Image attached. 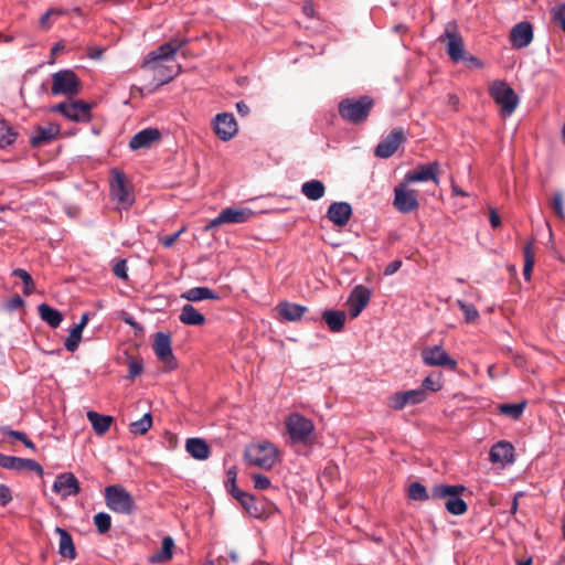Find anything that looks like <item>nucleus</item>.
<instances>
[{"label": "nucleus", "mask_w": 565, "mask_h": 565, "mask_svg": "<svg viewBox=\"0 0 565 565\" xmlns=\"http://www.w3.org/2000/svg\"><path fill=\"white\" fill-rule=\"evenodd\" d=\"M462 491H465V487L460 484H436L431 488V499H446V510L454 515H461L468 510L467 503L459 498Z\"/></svg>", "instance_id": "1"}, {"label": "nucleus", "mask_w": 565, "mask_h": 565, "mask_svg": "<svg viewBox=\"0 0 565 565\" xmlns=\"http://www.w3.org/2000/svg\"><path fill=\"white\" fill-rule=\"evenodd\" d=\"M489 95L500 106V115L510 117L519 105V96L504 81H494L489 86Z\"/></svg>", "instance_id": "2"}, {"label": "nucleus", "mask_w": 565, "mask_h": 565, "mask_svg": "<svg viewBox=\"0 0 565 565\" xmlns=\"http://www.w3.org/2000/svg\"><path fill=\"white\" fill-rule=\"evenodd\" d=\"M105 502L109 510L119 514H131L136 511L134 497L119 484L105 488Z\"/></svg>", "instance_id": "3"}, {"label": "nucleus", "mask_w": 565, "mask_h": 565, "mask_svg": "<svg viewBox=\"0 0 565 565\" xmlns=\"http://www.w3.org/2000/svg\"><path fill=\"white\" fill-rule=\"evenodd\" d=\"M372 106L373 100L369 96L360 99L347 98L339 104V114L343 119L359 124L367 118Z\"/></svg>", "instance_id": "4"}, {"label": "nucleus", "mask_w": 565, "mask_h": 565, "mask_svg": "<svg viewBox=\"0 0 565 565\" xmlns=\"http://www.w3.org/2000/svg\"><path fill=\"white\" fill-rule=\"evenodd\" d=\"M288 435L294 444H308L315 430L311 419L299 413L290 414L286 420Z\"/></svg>", "instance_id": "5"}, {"label": "nucleus", "mask_w": 565, "mask_h": 565, "mask_svg": "<svg viewBox=\"0 0 565 565\" xmlns=\"http://www.w3.org/2000/svg\"><path fill=\"white\" fill-rule=\"evenodd\" d=\"M245 458L253 466L270 469L278 461L277 448L270 443L252 445L245 450Z\"/></svg>", "instance_id": "6"}, {"label": "nucleus", "mask_w": 565, "mask_h": 565, "mask_svg": "<svg viewBox=\"0 0 565 565\" xmlns=\"http://www.w3.org/2000/svg\"><path fill=\"white\" fill-rule=\"evenodd\" d=\"M81 90V81L71 70H63L52 75L51 93L54 96L64 95L73 97Z\"/></svg>", "instance_id": "7"}, {"label": "nucleus", "mask_w": 565, "mask_h": 565, "mask_svg": "<svg viewBox=\"0 0 565 565\" xmlns=\"http://www.w3.org/2000/svg\"><path fill=\"white\" fill-rule=\"evenodd\" d=\"M90 110L92 104L83 100L63 102L51 107V111L61 113L67 119L76 122H88L92 118Z\"/></svg>", "instance_id": "8"}, {"label": "nucleus", "mask_w": 565, "mask_h": 565, "mask_svg": "<svg viewBox=\"0 0 565 565\" xmlns=\"http://www.w3.org/2000/svg\"><path fill=\"white\" fill-rule=\"evenodd\" d=\"M423 363L427 366H441L456 371L457 361L452 359L441 345L427 347L422 350Z\"/></svg>", "instance_id": "9"}, {"label": "nucleus", "mask_w": 565, "mask_h": 565, "mask_svg": "<svg viewBox=\"0 0 565 565\" xmlns=\"http://www.w3.org/2000/svg\"><path fill=\"white\" fill-rule=\"evenodd\" d=\"M408 183L401 182L394 189V207L401 213H411L418 209V192L407 189Z\"/></svg>", "instance_id": "10"}, {"label": "nucleus", "mask_w": 565, "mask_h": 565, "mask_svg": "<svg viewBox=\"0 0 565 565\" xmlns=\"http://www.w3.org/2000/svg\"><path fill=\"white\" fill-rule=\"evenodd\" d=\"M253 216V211L249 209H241V207H227L224 209L215 218L211 220L206 226L205 231H210L216 226L222 224L232 223L239 224L247 222Z\"/></svg>", "instance_id": "11"}, {"label": "nucleus", "mask_w": 565, "mask_h": 565, "mask_svg": "<svg viewBox=\"0 0 565 565\" xmlns=\"http://www.w3.org/2000/svg\"><path fill=\"white\" fill-rule=\"evenodd\" d=\"M113 173L110 194L122 207H129L134 203V195L126 181V177L118 170H114Z\"/></svg>", "instance_id": "12"}, {"label": "nucleus", "mask_w": 565, "mask_h": 565, "mask_svg": "<svg viewBox=\"0 0 565 565\" xmlns=\"http://www.w3.org/2000/svg\"><path fill=\"white\" fill-rule=\"evenodd\" d=\"M372 297V290L364 285H356L350 292L347 306L349 315L352 319L360 316L364 308L367 307Z\"/></svg>", "instance_id": "13"}, {"label": "nucleus", "mask_w": 565, "mask_h": 565, "mask_svg": "<svg viewBox=\"0 0 565 565\" xmlns=\"http://www.w3.org/2000/svg\"><path fill=\"white\" fill-rule=\"evenodd\" d=\"M213 129L222 141H228L236 136L238 126L233 114L220 113L213 119Z\"/></svg>", "instance_id": "14"}, {"label": "nucleus", "mask_w": 565, "mask_h": 565, "mask_svg": "<svg viewBox=\"0 0 565 565\" xmlns=\"http://www.w3.org/2000/svg\"><path fill=\"white\" fill-rule=\"evenodd\" d=\"M427 398L425 390L416 388L406 392H397L393 394L387 402L390 408L401 411L407 405H416L423 403Z\"/></svg>", "instance_id": "15"}, {"label": "nucleus", "mask_w": 565, "mask_h": 565, "mask_svg": "<svg viewBox=\"0 0 565 565\" xmlns=\"http://www.w3.org/2000/svg\"><path fill=\"white\" fill-rule=\"evenodd\" d=\"M439 163L430 162L428 164L417 166L414 170L408 171L404 175V183H416V182H425L433 181L435 184L439 183L438 177Z\"/></svg>", "instance_id": "16"}, {"label": "nucleus", "mask_w": 565, "mask_h": 565, "mask_svg": "<svg viewBox=\"0 0 565 565\" xmlns=\"http://www.w3.org/2000/svg\"><path fill=\"white\" fill-rule=\"evenodd\" d=\"M403 129H393L376 147L374 154L382 159L392 157L398 147L405 141Z\"/></svg>", "instance_id": "17"}, {"label": "nucleus", "mask_w": 565, "mask_h": 565, "mask_svg": "<svg viewBox=\"0 0 565 565\" xmlns=\"http://www.w3.org/2000/svg\"><path fill=\"white\" fill-rule=\"evenodd\" d=\"M153 351L157 358L169 369L177 367V361L172 352L171 337L164 332H158L153 341Z\"/></svg>", "instance_id": "18"}, {"label": "nucleus", "mask_w": 565, "mask_h": 565, "mask_svg": "<svg viewBox=\"0 0 565 565\" xmlns=\"http://www.w3.org/2000/svg\"><path fill=\"white\" fill-rule=\"evenodd\" d=\"M443 39L447 41V54L454 62L466 60V51L462 36L457 33L456 26L446 28Z\"/></svg>", "instance_id": "19"}, {"label": "nucleus", "mask_w": 565, "mask_h": 565, "mask_svg": "<svg viewBox=\"0 0 565 565\" xmlns=\"http://www.w3.org/2000/svg\"><path fill=\"white\" fill-rule=\"evenodd\" d=\"M52 490L65 499L77 495L81 492V487L74 473L63 472L56 477Z\"/></svg>", "instance_id": "20"}, {"label": "nucleus", "mask_w": 565, "mask_h": 565, "mask_svg": "<svg viewBox=\"0 0 565 565\" xmlns=\"http://www.w3.org/2000/svg\"><path fill=\"white\" fill-rule=\"evenodd\" d=\"M61 131V127L54 122L38 126L30 136V143L33 147H42L54 140Z\"/></svg>", "instance_id": "21"}, {"label": "nucleus", "mask_w": 565, "mask_h": 565, "mask_svg": "<svg viewBox=\"0 0 565 565\" xmlns=\"http://www.w3.org/2000/svg\"><path fill=\"white\" fill-rule=\"evenodd\" d=\"M533 40V28L530 22L516 23L510 32V42L515 49H523L530 45Z\"/></svg>", "instance_id": "22"}, {"label": "nucleus", "mask_w": 565, "mask_h": 565, "mask_svg": "<svg viewBox=\"0 0 565 565\" xmlns=\"http://www.w3.org/2000/svg\"><path fill=\"white\" fill-rule=\"evenodd\" d=\"M352 216V206L348 202H333L327 211V217L339 227L345 226Z\"/></svg>", "instance_id": "23"}, {"label": "nucleus", "mask_w": 565, "mask_h": 565, "mask_svg": "<svg viewBox=\"0 0 565 565\" xmlns=\"http://www.w3.org/2000/svg\"><path fill=\"white\" fill-rule=\"evenodd\" d=\"M489 459L492 463H512L514 461V447L509 441H499L491 447Z\"/></svg>", "instance_id": "24"}, {"label": "nucleus", "mask_w": 565, "mask_h": 565, "mask_svg": "<svg viewBox=\"0 0 565 565\" xmlns=\"http://www.w3.org/2000/svg\"><path fill=\"white\" fill-rule=\"evenodd\" d=\"M153 72L152 79L154 82V86L151 89H148L149 93L159 88L162 85L170 83L175 76H178L181 72L180 65L174 66H164L157 65V68H149Z\"/></svg>", "instance_id": "25"}, {"label": "nucleus", "mask_w": 565, "mask_h": 565, "mask_svg": "<svg viewBox=\"0 0 565 565\" xmlns=\"http://www.w3.org/2000/svg\"><path fill=\"white\" fill-rule=\"evenodd\" d=\"M174 57L173 49L167 43L160 45L157 50H153L147 54L143 60V68H157V65H163V61H169Z\"/></svg>", "instance_id": "26"}, {"label": "nucleus", "mask_w": 565, "mask_h": 565, "mask_svg": "<svg viewBox=\"0 0 565 565\" xmlns=\"http://www.w3.org/2000/svg\"><path fill=\"white\" fill-rule=\"evenodd\" d=\"M239 497L238 502L250 516L259 519L266 514V503L263 500H258L247 492L239 493Z\"/></svg>", "instance_id": "27"}, {"label": "nucleus", "mask_w": 565, "mask_h": 565, "mask_svg": "<svg viewBox=\"0 0 565 565\" xmlns=\"http://www.w3.org/2000/svg\"><path fill=\"white\" fill-rule=\"evenodd\" d=\"M161 137L160 131L157 128H147L137 132L129 141V147L134 150L147 148L153 141L159 140Z\"/></svg>", "instance_id": "28"}, {"label": "nucleus", "mask_w": 565, "mask_h": 565, "mask_svg": "<svg viewBox=\"0 0 565 565\" xmlns=\"http://www.w3.org/2000/svg\"><path fill=\"white\" fill-rule=\"evenodd\" d=\"M185 450L195 460H206L211 455V449L207 443L198 437L186 439Z\"/></svg>", "instance_id": "29"}, {"label": "nucleus", "mask_w": 565, "mask_h": 565, "mask_svg": "<svg viewBox=\"0 0 565 565\" xmlns=\"http://www.w3.org/2000/svg\"><path fill=\"white\" fill-rule=\"evenodd\" d=\"M277 311L279 316L286 321H298L307 311V307L282 301L277 306Z\"/></svg>", "instance_id": "30"}, {"label": "nucleus", "mask_w": 565, "mask_h": 565, "mask_svg": "<svg viewBox=\"0 0 565 565\" xmlns=\"http://www.w3.org/2000/svg\"><path fill=\"white\" fill-rule=\"evenodd\" d=\"M55 532L60 536L58 553L63 557L74 559L76 557V552L71 534L60 526L55 527Z\"/></svg>", "instance_id": "31"}, {"label": "nucleus", "mask_w": 565, "mask_h": 565, "mask_svg": "<svg viewBox=\"0 0 565 565\" xmlns=\"http://www.w3.org/2000/svg\"><path fill=\"white\" fill-rule=\"evenodd\" d=\"M179 319L186 326H202L205 322V317L190 303L181 308Z\"/></svg>", "instance_id": "32"}, {"label": "nucleus", "mask_w": 565, "mask_h": 565, "mask_svg": "<svg viewBox=\"0 0 565 565\" xmlns=\"http://www.w3.org/2000/svg\"><path fill=\"white\" fill-rule=\"evenodd\" d=\"M182 299L198 302L206 299H218V296L209 287H193L181 295Z\"/></svg>", "instance_id": "33"}, {"label": "nucleus", "mask_w": 565, "mask_h": 565, "mask_svg": "<svg viewBox=\"0 0 565 565\" xmlns=\"http://www.w3.org/2000/svg\"><path fill=\"white\" fill-rule=\"evenodd\" d=\"M40 318L46 322L51 328H57L63 321L61 311L52 308L47 303H41L38 307Z\"/></svg>", "instance_id": "34"}, {"label": "nucleus", "mask_w": 565, "mask_h": 565, "mask_svg": "<svg viewBox=\"0 0 565 565\" xmlns=\"http://www.w3.org/2000/svg\"><path fill=\"white\" fill-rule=\"evenodd\" d=\"M87 418L97 435H104L113 423L111 416L102 415L94 411L87 412Z\"/></svg>", "instance_id": "35"}, {"label": "nucleus", "mask_w": 565, "mask_h": 565, "mask_svg": "<svg viewBox=\"0 0 565 565\" xmlns=\"http://www.w3.org/2000/svg\"><path fill=\"white\" fill-rule=\"evenodd\" d=\"M322 318L332 332H340L344 327L347 316L344 311L324 310L322 312Z\"/></svg>", "instance_id": "36"}, {"label": "nucleus", "mask_w": 565, "mask_h": 565, "mask_svg": "<svg viewBox=\"0 0 565 565\" xmlns=\"http://www.w3.org/2000/svg\"><path fill=\"white\" fill-rule=\"evenodd\" d=\"M301 193L311 201H318L324 195L326 186L319 180H310L301 185Z\"/></svg>", "instance_id": "37"}, {"label": "nucleus", "mask_w": 565, "mask_h": 565, "mask_svg": "<svg viewBox=\"0 0 565 565\" xmlns=\"http://www.w3.org/2000/svg\"><path fill=\"white\" fill-rule=\"evenodd\" d=\"M173 547V539L171 536L163 537L160 552L158 554L152 555L150 557V561L153 563H161L171 559Z\"/></svg>", "instance_id": "38"}, {"label": "nucleus", "mask_w": 565, "mask_h": 565, "mask_svg": "<svg viewBox=\"0 0 565 565\" xmlns=\"http://www.w3.org/2000/svg\"><path fill=\"white\" fill-rule=\"evenodd\" d=\"M152 426L150 413H146L140 419L132 422L129 426L130 433L135 435H145Z\"/></svg>", "instance_id": "39"}, {"label": "nucleus", "mask_w": 565, "mask_h": 565, "mask_svg": "<svg viewBox=\"0 0 565 565\" xmlns=\"http://www.w3.org/2000/svg\"><path fill=\"white\" fill-rule=\"evenodd\" d=\"M526 406V402L516 404H501L498 409L501 414L511 417L512 419H519L523 414Z\"/></svg>", "instance_id": "40"}, {"label": "nucleus", "mask_w": 565, "mask_h": 565, "mask_svg": "<svg viewBox=\"0 0 565 565\" xmlns=\"http://www.w3.org/2000/svg\"><path fill=\"white\" fill-rule=\"evenodd\" d=\"M534 252H533V243L529 242L524 246V267H523V276L526 280H530L531 273L534 266Z\"/></svg>", "instance_id": "41"}, {"label": "nucleus", "mask_w": 565, "mask_h": 565, "mask_svg": "<svg viewBox=\"0 0 565 565\" xmlns=\"http://www.w3.org/2000/svg\"><path fill=\"white\" fill-rule=\"evenodd\" d=\"M83 331L79 327H73L70 330L67 338L65 339L64 347L68 352H75L81 343Z\"/></svg>", "instance_id": "42"}, {"label": "nucleus", "mask_w": 565, "mask_h": 565, "mask_svg": "<svg viewBox=\"0 0 565 565\" xmlns=\"http://www.w3.org/2000/svg\"><path fill=\"white\" fill-rule=\"evenodd\" d=\"M408 497L416 501H426L431 498V492L428 493L420 482H413L408 488Z\"/></svg>", "instance_id": "43"}, {"label": "nucleus", "mask_w": 565, "mask_h": 565, "mask_svg": "<svg viewBox=\"0 0 565 565\" xmlns=\"http://www.w3.org/2000/svg\"><path fill=\"white\" fill-rule=\"evenodd\" d=\"M12 275L19 277L23 281V294L25 296H30L34 291L35 286L33 278L26 270L17 268L12 271Z\"/></svg>", "instance_id": "44"}, {"label": "nucleus", "mask_w": 565, "mask_h": 565, "mask_svg": "<svg viewBox=\"0 0 565 565\" xmlns=\"http://www.w3.org/2000/svg\"><path fill=\"white\" fill-rule=\"evenodd\" d=\"M15 132L11 127L3 120H0V148L10 146L15 140Z\"/></svg>", "instance_id": "45"}, {"label": "nucleus", "mask_w": 565, "mask_h": 565, "mask_svg": "<svg viewBox=\"0 0 565 565\" xmlns=\"http://www.w3.org/2000/svg\"><path fill=\"white\" fill-rule=\"evenodd\" d=\"M457 305L463 312L467 323H473L479 319V312L473 305L467 303L462 300H457Z\"/></svg>", "instance_id": "46"}, {"label": "nucleus", "mask_w": 565, "mask_h": 565, "mask_svg": "<svg viewBox=\"0 0 565 565\" xmlns=\"http://www.w3.org/2000/svg\"><path fill=\"white\" fill-rule=\"evenodd\" d=\"M94 524L100 534L109 531L111 526V518L108 513L99 512L94 515Z\"/></svg>", "instance_id": "47"}, {"label": "nucleus", "mask_w": 565, "mask_h": 565, "mask_svg": "<svg viewBox=\"0 0 565 565\" xmlns=\"http://www.w3.org/2000/svg\"><path fill=\"white\" fill-rule=\"evenodd\" d=\"M22 458L7 456L0 452V467L9 470L21 471Z\"/></svg>", "instance_id": "48"}, {"label": "nucleus", "mask_w": 565, "mask_h": 565, "mask_svg": "<svg viewBox=\"0 0 565 565\" xmlns=\"http://www.w3.org/2000/svg\"><path fill=\"white\" fill-rule=\"evenodd\" d=\"M2 433H3V435H7V436L15 438L17 440H20L21 443H23L25 445V447H28L32 450L35 449V445L24 433L13 430L9 427L2 428Z\"/></svg>", "instance_id": "49"}, {"label": "nucleus", "mask_w": 565, "mask_h": 565, "mask_svg": "<svg viewBox=\"0 0 565 565\" xmlns=\"http://www.w3.org/2000/svg\"><path fill=\"white\" fill-rule=\"evenodd\" d=\"M552 20L565 32V3L555 6L551 10Z\"/></svg>", "instance_id": "50"}, {"label": "nucleus", "mask_w": 565, "mask_h": 565, "mask_svg": "<svg viewBox=\"0 0 565 565\" xmlns=\"http://www.w3.org/2000/svg\"><path fill=\"white\" fill-rule=\"evenodd\" d=\"M440 379H441L440 374H438L436 377H434L433 375H429L424 379L420 388L425 390V392L426 391L438 392L443 387Z\"/></svg>", "instance_id": "51"}, {"label": "nucleus", "mask_w": 565, "mask_h": 565, "mask_svg": "<svg viewBox=\"0 0 565 565\" xmlns=\"http://www.w3.org/2000/svg\"><path fill=\"white\" fill-rule=\"evenodd\" d=\"M552 206H553V210L555 212V214L559 217V218H564L565 216V213H564V201H563V195L561 193H555L552 198Z\"/></svg>", "instance_id": "52"}, {"label": "nucleus", "mask_w": 565, "mask_h": 565, "mask_svg": "<svg viewBox=\"0 0 565 565\" xmlns=\"http://www.w3.org/2000/svg\"><path fill=\"white\" fill-rule=\"evenodd\" d=\"M252 480H253L255 489H257V490H266L271 484L269 478L264 475H260V473L253 475Z\"/></svg>", "instance_id": "53"}, {"label": "nucleus", "mask_w": 565, "mask_h": 565, "mask_svg": "<svg viewBox=\"0 0 565 565\" xmlns=\"http://www.w3.org/2000/svg\"><path fill=\"white\" fill-rule=\"evenodd\" d=\"M113 271L116 277L127 280L128 279V268H127V260L120 259L118 260L113 268Z\"/></svg>", "instance_id": "54"}, {"label": "nucleus", "mask_w": 565, "mask_h": 565, "mask_svg": "<svg viewBox=\"0 0 565 565\" xmlns=\"http://www.w3.org/2000/svg\"><path fill=\"white\" fill-rule=\"evenodd\" d=\"M143 371V364L140 360L132 359L128 363V377L134 379Z\"/></svg>", "instance_id": "55"}, {"label": "nucleus", "mask_w": 565, "mask_h": 565, "mask_svg": "<svg viewBox=\"0 0 565 565\" xmlns=\"http://www.w3.org/2000/svg\"><path fill=\"white\" fill-rule=\"evenodd\" d=\"M227 491L238 501L239 493H246L245 491L238 489L236 484V472H233V477H231L230 480H227L226 483Z\"/></svg>", "instance_id": "56"}, {"label": "nucleus", "mask_w": 565, "mask_h": 565, "mask_svg": "<svg viewBox=\"0 0 565 565\" xmlns=\"http://www.w3.org/2000/svg\"><path fill=\"white\" fill-rule=\"evenodd\" d=\"M22 470H31V471H35L40 476L43 475V468L33 459L22 458L21 471Z\"/></svg>", "instance_id": "57"}, {"label": "nucleus", "mask_w": 565, "mask_h": 565, "mask_svg": "<svg viewBox=\"0 0 565 565\" xmlns=\"http://www.w3.org/2000/svg\"><path fill=\"white\" fill-rule=\"evenodd\" d=\"M185 231L184 227H182L181 230H179L178 232L171 234V235H167L164 237H160L159 241L160 243L166 247V248H169L171 247L177 241L178 238L180 237V235Z\"/></svg>", "instance_id": "58"}, {"label": "nucleus", "mask_w": 565, "mask_h": 565, "mask_svg": "<svg viewBox=\"0 0 565 565\" xmlns=\"http://www.w3.org/2000/svg\"><path fill=\"white\" fill-rule=\"evenodd\" d=\"M12 501V493L9 487L0 484V505L6 507Z\"/></svg>", "instance_id": "59"}, {"label": "nucleus", "mask_w": 565, "mask_h": 565, "mask_svg": "<svg viewBox=\"0 0 565 565\" xmlns=\"http://www.w3.org/2000/svg\"><path fill=\"white\" fill-rule=\"evenodd\" d=\"M401 267H402L401 260H393L385 267L384 275L391 276V275L395 274Z\"/></svg>", "instance_id": "60"}, {"label": "nucleus", "mask_w": 565, "mask_h": 565, "mask_svg": "<svg viewBox=\"0 0 565 565\" xmlns=\"http://www.w3.org/2000/svg\"><path fill=\"white\" fill-rule=\"evenodd\" d=\"M188 40L185 39H172L170 42H168L167 44L170 45L171 49H173V54L175 55V53L182 49L185 44H186Z\"/></svg>", "instance_id": "61"}, {"label": "nucleus", "mask_w": 565, "mask_h": 565, "mask_svg": "<svg viewBox=\"0 0 565 565\" xmlns=\"http://www.w3.org/2000/svg\"><path fill=\"white\" fill-rule=\"evenodd\" d=\"M489 221L492 227L497 228L501 225V220L499 214L494 209H490L489 211Z\"/></svg>", "instance_id": "62"}, {"label": "nucleus", "mask_w": 565, "mask_h": 565, "mask_svg": "<svg viewBox=\"0 0 565 565\" xmlns=\"http://www.w3.org/2000/svg\"><path fill=\"white\" fill-rule=\"evenodd\" d=\"M53 13H56V14H60L61 11H57V10H49L47 12H45L41 19H40V24L43 26V28H49V19L51 17V14Z\"/></svg>", "instance_id": "63"}, {"label": "nucleus", "mask_w": 565, "mask_h": 565, "mask_svg": "<svg viewBox=\"0 0 565 565\" xmlns=\"http://www.w3.org/2000/svg\"><path fill=\"white\" fill-rule=\"evenodd\" d=\"M236 110L241 116H246L249 114V107L244 102L236 103Z\"/></svg>", "instance_id": "64"}]
</instances>
